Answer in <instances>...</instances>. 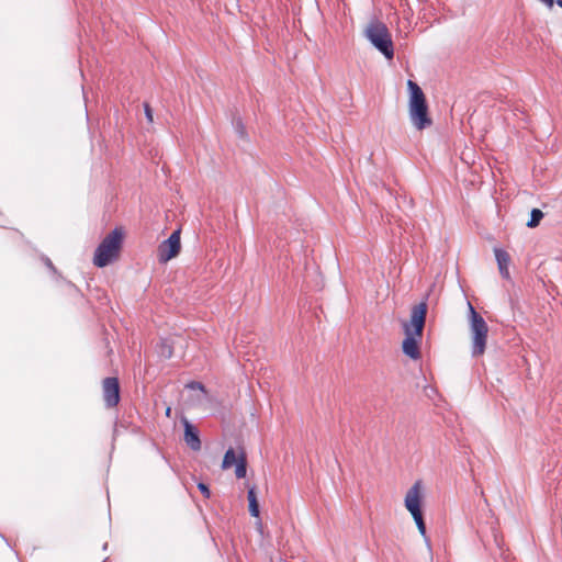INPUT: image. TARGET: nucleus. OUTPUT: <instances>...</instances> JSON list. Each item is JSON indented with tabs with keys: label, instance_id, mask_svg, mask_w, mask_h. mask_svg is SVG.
<instances>
[{
	"label": "nucleus",
	"instance_id": "a211bd4d",
	"mask_svg": "<svg viewBox=\"0 0 562 562\" xmlns=\"http://www.w3.org/2000/svg\"><path fill=\"white\" fill-rule=\"evenodd\" d=\"M161 353L167 356V357H171V350L169 348H168L167 351L162 350Z\"/></svg>",
	"mask_w": 562,
	"mask_h": 562
},
{
	"label": "nucleus",
	"instance_id": "f3484780",
	"mask_svg": "<svg viewBox=\"0 0 562 562\" xmlns=\"http://www.w3.org/2000/svg\"><path fill=\"white\" fill-rule=\"evenodd\" d=\"M188 386L190 389H193V390L196 389V390H200V391L204 392V386L200 382H192V383L188 384Z\"/></svg>",
	"mask_w": 562,
	"mask_h": 562
},
{
	"label": "nucleus",
	"instance_id": "2eb2a0df",
	"mask_svg": "<svg viewBox=\"0 0 562 562\" xmlns=\"http://www.w3.org/2000/svg\"><path fill=\"white\" fill-rule=\"evenodd\" d=\"M144 110H145V115H146L148 123H153L154 122L153 110L148 103L144 104Z\"/></svg>",
	"mask_w": 562,
	"mask_h": 562
},
{
	"label": "nucleus",
	"instance_id": "f257e3e1",
	"mask_svg": "<svg viewBox=\"0 0 562 562\" xmlns=\"http://www.w3.org/2000/svg\"><path fill=\"white\" fill-rule=\"evenodd\" d=\"M427 304L422 302L415 305L411 313L409 322L403 324L405 338L402 342L403 352L413 360L420 358V340L425 326Z\"/></svg>",
	"mask_w": 562,
	"mask_h": 562
},
{
	"label": "nucleus",
	"instance_id": "7ed1b4c3",
	"mask_svg": "<svg viewBox=\"0 0 562 562\" xmlns=\"http://www.w3.org/2000/svg\"><path fill=\"white\" fill-rule=\"evenodd\" d=\"M123 240V233L115 228L108 234L94 251L93 263L103 268L117 259Z\"/></svg>",
	"mask_w": 562,
	"mask_h": 562
},
{
	"label": "nucleus",
	"instance_id": "aec40b11",
	"mask_svg": "<svg viewBox=\"0 0 562 562\" xmlns=\"http://www.w3.org/2000/svg\"><path fill=\"white\" fill-rule=\"evenodd\" d=\"M557 4L562 8V0H557Z\"/></svg>",
	"mask_w": 562,
	"mask_h": 562
},
{
	"label": "nucleus",
	"instance_id": "6ab92c4d",
	"mask_svg": "<svg viewBox=\"0 0 562 562\" xmlns=\"http://www.w3.org/2000/svg\"><path fill=\"white\" fill-rule=\"evenodd\" d=\"M170 412H171V408H170V407H168V408L166 409V415H167V416H169V415H170Z\"/></svg>",
	"mask_w": 562,
	"mask_h": 562
},
{
	"label": "nucleus",
	"instance_id": "1a4fd4ad",
	"mask_svg": "<svg viewBox=\"0 0 562 562\" xmlns=\"http://www.w3.org/2000/svg\"><path fill=\"white\" fill-rule=\"evenodd\" d=\"M184 441L194 451H199L201 449L199 434L188 420H184Z\"/></svg>",
	"mask_w": 562,
	"mask_h": 562
},
{
	"label": "nucleus",
	"instance_id": "f03ea898",
	"mask_svg": "<svg viewBox=\"0 0 562 562\" xmlns=\"http://www.w3.org/2000/svg\"><path fill=\"white\" fill-rule=\"evenodd\" d=\"M409 91L408 98V115L413 126L423 131L432 124V120L428 112V105L422 88L413 80L407 81Z\"/></svg>",
	"mask_w": 562,
	"mask_h": 562
},
{
	"label": "nucleus",
	"instance_id": "dca6fc26",
	"mask_svg": "<svg viewBox=\"0 0 562 562\" xmlns=\"http://www.w3.org/2000/svg\"><path fill=\"white\" fill-rule=\"evenodd\" d=\"M198 488L200 490V492L206 497L209 498L211 496V491L210 488L207 487V485H205L204 483H199L198 484Z\"/></svg>",
	"mask_w": 562,
	"mask_h": 562
},
{
	"label": "nucleus",
	"instance_id": "39448f33",
	"mask_svg": "<svg viewBox=\"0 0 562 562\" xmlns=\"http://www.w3.org/2000/svg\"><path fill=\"white\" fill-rule=\"evenodd\" d=\"M472 356L480 357L485 352L488 326L484 318L469 303Z\"/></svg>",
	"mask_w": 562,
	"mask_h": 562
},
{
	"label": "nucleus",
	"instance_id": "9b49d317",
	"mask_svg": "<svg viewBox=\"0 0 562 562\" xmlns=\"http://www.w3.org/2000/svg\"><path fill=\"white\" fill-rule=\"evenodd\" d=\"M235 474L238 479H243L247 473V460L243 449L238 452V462L235 464Z\"/></svg>",
	"mask_w": 562,
	"mask_h": 562
},
{
	"label": "nucleus",
	"instance_id": "0eeeda50",
	"mask_svg": "<svg viewBox=\"0 0 562 562\" xmlns=\"http://www.w3.org/2000/svg\"><path fill=\"white\" fill-rule=\"evenodd\" d=\"M181 249L180 229L175 231L170 237L164 240L158 247L159 262H167L177 257Z\"/></svg>",
	"mask_w": 562,
	"mask_h": 562
},
{
	"label": "nucleus",
	"instance_id": "4468645a",
	"mask_svg": "<svg viewBox=\"0 0 562 562\" xmlns=\"http://www.w3.org/2000/svg\"><path fill=\"white\" fill-rule=\"evenodd\" d=\"M543 217V213L539 209H533L530 214V220L527 223V226L533 228L539 225L540 221Z\"/></svg>",
	"mask_w": 562,
	"mask_h": 562
},
{
	"label": "nucleus",
	"instance_id": "20e7f679",
	"mask_svg": "<svg viewBox=\"0 0 562 562\" xmlns=\"http://www.w3.org/2000/svg\"><path fill=\"white\" fill-rule=\"evenodd\" d=\"M366 37L387 59L394 56L393 42L387 26L378 20H372L364 30Z\"/></svg>",
	"mask_w": 562,
	"mask_h": 562
},
{
	"label": "nucleus",
	"instance_id": "f8f14e48",
	"mask_svg": "<svg viewBox=\"0 0 562 562\" xmlns=\"http://www.w3.org/2000/svg\"><path fill=\"white\" fill-rule=\"evenodd\" d=\"M237 462H238V453L233 448H229L224 454L223 462H222V469L227 470L231 467H233L234 464H236Z\"/></svg>",
	"mask_w": 562,
	"mask_h": 562
},
{
	"label": "nucleus",
	"instance_id": "6e6552de",
	"mask_svg": "<svg viewBox=\"0 0 562 562\" xmlns=\"http://www.w3.org/2000/svg\"><path fill=\"white\" fill-rule=\"evenodd\" d=\"M103 397L106 406L114 407L120 401V385L116 378H105L103 380Z\"/></svg>",
	"mask_w": 562,
	"mask_h": 562
},
{
	"label": "nucleus",
	"instance_id": "9d476101",
	"mask_svg": "<svg viewBox=\"0 0 562 562\" xmlns=\"http://www.w3.org/2000/svg\"><path fill=\"white\" fill-rule=\"evenodd\" d=\"M495 258L497 261L499 273L503 278L508 279L509 278V263H510V257L509 255L499 248L494 249Z\"/></svg>",
	"mask_w": 562,
	"mask_h": 562
},
{
	"label": "nucleus",
	"instance_id": "423d86ee",
	"mask_svg": "<svg viewBox=\"0 0 562 562\" xmlns=\"http://www.w3.org/2000/svg\"><path fill=\"white\" fill-rule=\"evenodd\" d=\"M422 482L417 481L413 484V486L407 491L405 495V508L411 513L413 516L416 526L418 528V531L423 537L426 536V525L424 521L423 513H422Z\"/></svg>",
	"mask_w": 562,
	"mask_h": 562
},
{
	"label": "nucleus",
	"instance_id": "ddd939ff",
	"mask_svg": "<svg viewBox=\"0 0 562 562\" xmlns=\"http://www.w3.org/2000/svg\"><path fill=\"white\" fill-rule=\"evenodd\" d=\"M248 502H249V513H250V515L254 516V517H258L259 516V504H258L257 496H256L254 487H251L248 491Z\"/></svg>",
	"mask_w": 562,
	"mask_h": 562
}]
</instances>
